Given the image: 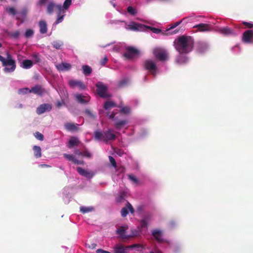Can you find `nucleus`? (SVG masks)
I'll return each instance as SVG.
<instances>
[{
    "label": "nucleus",
    "instance_id": "52",
    "mask_svg": "<svg viewBox=\"0 0 253 253\" xmlns=\"http://www.w3.org/2000/svg\"><path fill=\"white\" fill-rule=\"evenodd\" d=\"M128 178L129 180L132 181L133 183L137 184L139 182V180L138 179L132 174H129L128 175Z\"/></svg>",
    "mask_w": 253,
    "mask_h": 253
},
{
    "label": "nucleus",
    "instance_id": "43",
    "mask_svg": "<svg viewBox=\"0 0 253 253\" xmlns=\"http://www.w3.org/2000/svg\"><path fill=\"white\" fill-rule=\"evenodd\" d=\"M128 81L129 80L127 78H124L118 83L117 86L119 87H124L127 84Z\"/></svg>",
    "mask_w": 253,
    "mask_h": 253
},
{
    "label": "nucleus",
    "instance_id": "27",
    "mask_svg": "<svg viewBox=\"0 0 253 253\" xmlns=\"http://www.w3.org/2000/svg\"><path fill=\"white\" fill-rule=\"evenodd\" d=\"M186 54H180L176 57V62L179 64H183L188 61V57L185 55Z\"/></svg>",
    "mask_w": 253,
    "mask_h": 253
},
{
    "label": "nucleus",
    "instance_id": "36",
    "mask_svg": "<svg viewBox=\"0 0 253 253\" xmlns=\"http://www.w3.org/2000/svg\"><path fill=\"white\" fill-rule=\"evenodd\" d=\"M116 106V104L113 101H107L104 104V108L106 110H109L110 109Z\"/></svg>",
    "mask_w": 253,
    "mask_h": 253
},
{
    "label": "nucleus",
    "instance_id": "64",
    "mask_svg": "<svg viewBox=\"0 0 253 253\" xmlns=\"http://www.w3.org/2000/svg\"><path fill=\"white\" fill-rule=\"evenodd\" d=\"M74 153L78 156H81L82 155V152H81V151H80L78 149H76L75 151H74Z\"/></svg>",
    "mask_w": 253,
    "mask_h": 253
},
{
    "label": "nucleus",
    "instance_id": "3",
    "mask_svg": "<svg viewBox=\"0 0 253 253\" xmlns=\"http://www.w3.org/2000/svg\"><path fill=\"white\" fill-rule=\"evenodd\" d=\"M122 22L125 23V28L127 30L132 31H144L146 29H149L151 31L155 34H159L161 32V30L154 27H150L146 26L143 25L138 24L134 22H131L129 24H127L125 21H121Z\"/></svg>",
    "mask_w": 253,
    "mask_h": 253
},
{
    "label": "nucleus",
    "instance_id": "14",
    "mask_svg": "<svg viewBox=\"0 0 253 253\" xmlns=\"http://www.w3.org/2000/svg\"><path fill=\"white\" fill-rule=\"evenodd\" d=\"M52 108L51 104L49 103H43L37 108L36 113L38 115H42L46 112H50Z\"/></svg>",
    "mask_w": 253,
    "mask_h": 253
},
{
    "label": "nucleus",
    "instance_id": "41",
    "mask_svg": "<svg viewBox=\"0 0 253 253\" xmlns=\"http://www.w3.org/2000/svg\"><path fill=\"white\" fill-rule=\"evenodd\" d=\"M151 233L154 237H161L163 235V230L160 229H153Z\"/></svg>",
    "mask_w": 253,
    "mask_h": 253
},
{
    "label": "nucleus",
    "instance_id": "2",
    "mask_svg": "<svg viewBox=\"0 0 253 253\" xmlns=\"http://www.w3.org/2000/svg\"><path fill=\"white\" fill-rule=\"evenodd\" d=\"M94 137L98 141L103 140L106 143H107L109 141L115 140L116 138V135L113 129L109 128L103 132L99 130L95 131L94 132Z\"/></svg>",
    "mask_w": 253,
    "mask_h": 253
},
{
    "label": "nucleus",
    "instance_id": "46",
    "mask_svg": "<svg viewBox=\"0 0 253 253\" xmlns=\"http://www.w3.org/2000/svg\"><path fill=\"white\" fill-rule=\"evenodd\" d=\"M31 92V89L29 88L28 87H24L22 88H20L18 91V93L19 94H29Z\"/></svg>",
    "mask_w": 253,
    "mask_h": 253
},
{
    "label": "nucleus",
    "instance_id": "17",
    "mask_svg": "<svg viewBox=\"0 0 253 253\" xmlns=\"http://www.w3.org/2000/svg\"><path fill=\"white\" fill-rule=\"evenodd\" d=\"M31 92L39 96H42L47 93V90L41 85H36L31 89Z\"/></svg>",
    "mask_w": 253,
    "mask_h": 253
},
{
    "label": "nucleus",
    "instance_id": "19",
    "mask_svg": "<svg viewBox=\"0 0 253 253\" xmlns=\"http://www.w3.org/2000/svg\"><path fill=\"white\" fill-rule=\"evenodd\" d=\"M77 171L81 175L89 179L91 178L94 175L93 172L88 171L81 167H77Z\"/></svg>",
    "mask_w": 253,
    "mask_h": 253
},
{
    "label": "nucleus",
    "instance_id": "31",
    "mask_svg": "<svg viewBox=\"0 0 253 253\" xmlns=\"http://www.w3.org/2000/svg\"><path fill=\"white\" fill-rule=\"evenodd\" d=\"M126 193L124 191H120L117 196H116V200L118 203H123L126 201Z\"/></svg>",
    "mask_w": 253,
    "mask_h": 253
},
{
    "label": "nucleus",
    "instance_id": "7",
    "mask_svg": "<svg viewBox=\"0 0 253 253\" xmlns=\"http://www.w3.org/2000/svg\"><path fill=\"white\" fill-rule=\"evenodd\" d=\"M108 117L114 122V126L116 129L120 130L121 128H123L125 125L128 123L127 120H120L117 117L115 116L114 113H108L107 114Z\"/></svg>",
    "mask_w": 253,
    "mask_h": 253
},
{
    "label": "nucleus",
    "instance_id": "63",
    "mask_svg": "<svg viewBox=\"0 0 253 253\" xmlns=\"http://www.w3.org/2000/svg\"><path fill=\"white\" fill-rule=\"evenodd\" d=\"M96 253H111L110 252L105 251L103 249H99L96 251Z\"/></svg>",
    "mask_w": 253,
    "mask_h": 253
},
{
    "label": "nucleus",
    "instance_id": "57",
    "mask_svg": "<svg viewBox=\"0 0 253 253\" xmlns=\"http://www.w3.org/2000/svg\"><path fill=\"white\" fill-rule=\"evenodd\" d=\"M177 225V222L174 220H171L169 223V227L171 228L176 227Z\"/></svg>",
    "mask_w": 253,
    "mask_h": 253
},
{
    "label": "nucleus",
    "instance_id": "58",
    "mask_svg": "<svg viewBox=\"0 0 253 253\" xmlns=\"http://www.w3.org/2000/svg\"><path fill=\"white\" fill-rule=\"evenodd\" d=\"M48 0H39L37 3L38 6H41L44 5L47 1Z\"/></svg>",
    "mask_w": 253,
    "mask_h": 253
},
{
    "label": "nucleus",
    "instance_id": "5",
    "mask_svg": "<svg viewBox=\"0 0 253 253\" xmlns=\"http://www.w3.org/2000/svg\"><path fill=\"white\" fill-rule=\"evenodd\" d=\"M130 249H135L137 251H141L142 246L134 244L132 246H125L122 244L116 245L114 248L115 253H127Z\"/></svg>",
    "mask_w": 253,
    "mask_h": 253
},
{
    "label": "nucleus",
    "instance_id": "37",
    "mask_svg": "<svg viewBox=\"0 0 253 253\" xmlns=\"http://www.w3.org/2000/svg\"><path fill=\"white\" fill-rule=\"evenodd\" d=\"M56 5L53 1H50L47 6V12L50 14L52 13L54 7L56 8Z\"/></svg>",
    "mask_w": 253,
    "mask_h": 253
},
{
    "label": "nucleus",
    "instance_id": "47",
    "mask_svg": "<svg viewBox=\"0 0 253 253\" xmlns=\"http://www.w3.org/2000/svg\"><path fill=\"white\" fill-rule=\"evenodd\" d=\"M5 10L7 13L12 16H14L17 14L16 9L13 7H6Z\"/></svg>",
    "mask_w": 253,
    "mask_h": 253
},
{
    "label": "nucleus",
    "instance_id": "16",
    "mask_svg": "<svg viewBox=\"0 0 253 253\" xmlns=\"http://www.w3.org/2000/svg\"><path fill=\"white\" fill-rule=\"evenodd\" d=\"M128 211L131 214H133L134 212V210L128 202H126V206L123 208L121 211V214L122 217H126L128 213Z\"/></svg>",
    "mask_w": 253,
    "mask_h": 253
},
{
    "label": "nucleus",
    "instance_id": "60",
    "mask_svg": "<svg viewBox=\"0 0 253 253\" xmlns=\"http://www.w3.org/2000/svg\"><path fill=\"white\" fill-rule=\"evenodd\" d=\"M243 24L248 27L251 28L253 27V23L250 22H244Z\"/></svg>",
    "mask_w": 253,
    "mask_h": 253
},
{
    "label": "nucleus",
    "instance_id": "12",
    "mask_svg": "<svg viewBox=\"0 0 253 253\" xmlns=\"http://www.w3.org/2000/svg\"><path fill=\"white\" fill-rule=\"evenodd\" d=\"M216 31L225 36H236L238 35L237 32L227 26L218 27Z\"/></svg>",
    "mask_w": 253,
    "mask_h": 253
},
{
    "label": "nucleus",
    "instance_id": "8",
    "mask_svg": "<svg viewBox=\"0 0 253 253\" xmlns=\"http://www.w3.org/2000/svg\"><path fill=\"white\" fill-rule=\"evenodd\" d=\"M139 54V50L132 46H128L126 47V51L123 54V56L129 60H131L137 57Z\"/></svg>",
    "mask_w": 253,
    "mask_h": 253
},
{
    "label": "nucleus",
    "instance_id": "21",
    "mask_svg": "<svg viewBox=\"0 0 253 253\" xmlns=\"http://www.w3.org/2000/svg\"><path fill=\"white\" fill-rule=\"evenodd\" d=\"M71 189L69 187H65L63 189V199L66 204H68L71 197L70 191Z\"/></svg>",
    "mask_w": 253,
    "mask_h": 253
},
{
    "label": "nucleus",
    "instance_id": "56",
    "mask_svg": "<svg viewBox=\"0 0 253 253\" xmlns=\"http://www.w3.org/2000/svg\"><path fill=\"white\" fill-rule=\"evenodd\" d=\"M109 159L110 162L111 163V164H112L113 167L115 168H117V163L116 162L115 159L112 156H109Z\"/></svg>",
    "mask_w": 253,
    "mask_h": 253
},
{
    "label": "nucleus",
    "instance_id": "29",
    "mask_svg": "<svg viewBox=\"0 0 253 253\" xmlns=\"http://www.w3.org/2000/svg\"><path fill=\"white\" fill-rule=\"evenodd\" d=\"M78 124H75L72 123H67L64 125L65 128L69 131L74 132L78 129Z\"/></svg>",
    "mask_w": 253,
    "mask_h": 253
},
{
    "label": "nucleus",
    "instance_id": "4",
    "mask_svg": "<svg viewBox=\"0 0 253 253\" xmlns=\"http://www.w3.org/2000/svg\"><path fill=\"white\" fill-rule=\"evenodd\" d=\"M2 66L4 67L3 71L5 73H11L15 70L16 67L15 60L8 52L6 53V57L2 63Z\"/></svg>",
    "mask_w": 253,
    "mask_h": 253
},
{
    "label": "nucleus",
    "instance_id": "9",
    "mask_svg": "<svg viewBox=\"0 0 253 253\" xmlns=\"http://www.w3.org/2000/svg\"><path fill=\"white\" fill-rule=\"evenodd\" d=\"M95 86L97 88V92L101 97L106 98L110 97L107 93L108 87L103 83L98 82Z\"/></svg>",
    "mask_w": 253,
    "mask_h": 253
},
{
    "label": "nucleus",
    "instance_id": "53",
    "mask_svg": "<svg viewBox=\"0 0 253 253\" xmlns=\"http://www.w3.org/2000/svg\"><path fill=\"white\" fill-rule=\"evenodd\" d=\"M82 156L90 158L91 157V154L87 150H84L82 152Z\"/></svg>",
    "mask_w": 253,
    "mask_h": 253
},
{
    "label": "nucleus",
    "instance_id": "30",
    "mask_svg": "<svg viewBox=\"0 0 253 253\" xmlns=\"http://www.w3.org/2000/svg\"><path fill=\"white\" fill-rule=\"evenodd\" d=\"M72 0H65L63 3V6L60 4H58L56 5V8L57 9L65 10V11L66 12V10L72 4Z\"/></svg>",
    "mask_w": 253,
    "mask_h": 253
},
{
    "label": "nucleus",
    "instance_id": "32",
    "mask_svg": "<svg viewBox=\"0 0 253 253\" xmlns=\"http://www.w3.org/2000/svg\"><path fill=\"white\" fill-rule=\"evenodd\" d=\"M150 218V216L149 215H145L143 219L140 221V226L141 229H146L148 225V220Z\"/></svg>",
    "mask_w": 253,
    "mask_h": 253
},
{
    "label": "nucleus",
    "instance_id": "45",
    "mask_svg": "<svg viewBox=\"0 0 253 253\" xmlns=\"http://www.w3.org/2000/svg\"><path fill=\"white\" fill-rule=\"evenodd\" d=\"M32 58L33 59V62L35 64H37L40 62V54L38 53H34L32 56Z\"/></svg>",
    "mask_w": 253,
    "mask_h": 253
},
{
    "label": "nucleus",
    "instance_id": "24",
    "mask_svg": "<svg viewBox=\"0 0 253 253\" xmlns=\"http://www.w3.org/2000/svg\"><path fill=\"white\" fill-rule=\"evenodd\" d=\"M194 28H197L201 32H208L211 30L212 28L210 25L205 23H201L194 26Z\"/></svg>",
    "mask_w": 253,
    "mask_h": 253
},
{
    "label": "nucleus",
    "instance_id": "50",
    "mask_svg": "<svg viewBox=\"0 0 253 253\" xmlns=\"http://www.w3.org/2000/svg\"><path fill=\"white\" fill-rule=\"evenodd\" d=\"M127 12L131 15H134L137 13V10L136 9L131 6L127 7Z\"/></svg>",
    "mask_w": 253,
    "mask_h": 253
},
{
    "label": "nucleus",
    "instance_id": "11",
    "mask_svg": "<svg viewBox=\"0 0 253 253\" xmlns=\"http://www.w3.org/2000/svg\"><path fill=\"white\" fill-rule=\"evenodd\" d=\"M155 57L160 61H165L168 58L167 52L161 48H156L153 50Z\"/></svg>",
    "mask_w": 253,
    "mask_h": 253
},
{
    "label": "nucleus",
    "instance_id": "28",
    "mask_svg": "<svg viewBox=\"0 0 253 253\" xmlns=\"http://www.w3.org/2000/svg\"><path fill=\"white\" fill-rule=\"evenodd\" d=\"M80 140L79 139L75 136H72L69 140L67 144V146L68 148H72L75 146H77L80 143Z\"/></svg>",
    "mask_w": 253,
    "mask_h": 253
},
{
    "label": "nucleus",
    "instance_id": "39",
    "mask_svg": "<svg viewBox=\"0 0 253 253\" xmlns=\"http://www.w3.org/2000/svg\"><path fill=\"white\" fill-rule=\"evenodd\" d=\"M27 12H28V10H27V8L24 7L18 13V14L22 18V19H21L22 22H23L25 21L26 16H27Z\"/></svg>",
    "mask_w": 253,
    "mask_h": 253
},
{
    "label": "nucleus",
    "instance_id": "15",
    "mask_svg": "<svg viewBox=\"0 0 253 253\" xmlns=\"http://www.w3.org/2000/svg\"><path fill=\"white\" fill-rule=\"evenodd\" d=\"M210 46L208 42L204 41H199L196 44V50L201 53L206 52L209 49Z\"/></svg>",
    "mask_w": 253,
    "mask_h": 253
},
{
    "label": "nucleus",
    "instance_id": "38",
    "mask_svg": "<svg viewBox=\"0 0 253 253\" xmlns=\"http://www.w3.org/2000/svg\"><path fill=\"white\" fill-rule=\"evenodd\" d=\"M54 48L57 49H60L63 45V42L62 41H54L51 42Z\"/></svg>",
    "mask_w": 253,
    "mask_h": 253
},
{
    "label": "nucleus",
    "instance_id": "22",
    "mask_svg": "<svg viewBox=\"0 0 253 253\" xmlns=\"http://www.w3.org/2000/svg\"><path fill=\"white\" fill-rule=\"evenodd\" d=\"M77 101L80 104H87L89 100L90 97L88 96H84L81 94H77L75 95Z\"/></svg>",
    "mask_w": 253,
    "mask_h": 253
},
{
    "label": "nucleus",
    "instance_id": "18",
    "mask_svg": "<svg viewBox=\"0 0 253 253\" xmlns=\"http://www.w3.org/2000/svg\"><path fill=\"white\" fill-rule=\"evenodd\" d=\"M69 85L72 88L78 86L81 90H84L85 85L83 82L75 80H71L69 81Z\"/></svg>",
    "mask_w": 253,
    "mask_h": 253
},
{
    "label": "nucleus",
    "instance_id": "62",
    "mask_svg": "<svg viewBox=\"0 0 253 253\" xmlns=\"http://www.w3.org/2000/svg\"><path fill=\"white\" fill-rule=\"evenodd\" d=\"M74 163L77 165H83L84 164V162L83 161L78 160L75 158V160L74 161Z\"/></svg>",
    "mask_w": 253,
    "mask_h": 253
},
{
    "label": "nucleus",
    "instance_id": "55",
    "mask_svg": "<svg viewBox=\"0 0 253 253\" xmlns=\"http://www.w3.org/2000/svg\"><path fill=\"white\" fill-rule=\"evenodd\" d=\"M35 136L37 139L39 140L42 141L43 140V135L39 132H36L35 133Z\"/></svg>",
    "mask_w": 253,
    "mask_h": 253
},
{
    "label": "nucleus",
    "instance_id": "13",
    "mask_svg": "<svg viewBox=\"0 0 253 253\" xmlns=\"http://www.w3.org/2000/svg\"><path fill=\"white\" fill-rule=\"evenodd\" d=\"M128 229V227L126 225H124L120 227L116 230V233L120 236L119 237H134L135 236H137L138 234V231L135 230L133 232V235H126L125 233L126 230Z\"/></svg>",
    "mask_w": 253,
    "mask_h": 253
},
{
    "label": "nucleus",
    "instance_id": "6",
    "mask_svg": "<svg viewBox=\"0 0 253 253\" xmlns=\"http://www.w3.org/2000/svg\"><path fill=\"white\" fill-rule=\"evenodd\" d=\"M144 68L148 73L155 77L159 72V69L155 63L152 59H147L144 62Z\"/></svg>",
    "mask_w": 253,
    "mask_h": 253
},
{
    "label": "nucleus",
    "instance_id": "51",
    "mask_svg": "<svg viewBox=\"0 0 253 253\" xmlns=\"http://www.w3.org/2000/svg\"><path fill=\"white\" fill-rule=\"evenodd\" d=\"M63 155H64V157L66 159H67L68 161H71L73 163H74V161L75 160L76 157L73 155L64 154Z\"/></svg>",
    "mask_w": 253,
    "mask_h": 253
},
{
    "label": "nucleus",
    "instance_id": "34",
    "mask_svg": "<svg viewBox=\"0 0 253 253\" xmlns=\"http://www.w3.org/2000/svg\"><path fill=\"white\" fill-rule=\"evenodd\" d=\"M34 156L36 158H39L42 156V149L40 146H34L33 147Z\"/></svg>",
    "mask_w": 253,
    "mask_h": 253
},
{
    "label": "nucleus",
    "instance_id": "25",
    "mask_svg": "<svg viewBox=\"0 0 253 253\" xmlns=\"http://www.w3.org/2000/svg\"><path fill=\"white\" fill-rule=\"evenodd\" d=\"M39 31L41 34H45L47 32V25L46 22L43 20H40L38 23Z\"/></svg>",
    "mask_w": 253,
    "mask_h": 253
},
{
    "label": "nucleus",
    "instance_id": "10",
    "mask_svg": "<svg viewBox=\"0 0 253 253\" xmlns=\"http://www.w3.org/2000/svg\"><path fill=\"white\" fill-rule=\"evenodd\" d=\"M242 41L245 44H253V30H248L244 32Z\"/></svg>",
    "mask_w": 253,
    "mask_h": 253
},
{
    "label": "nucleus",
    "instance_id": "35",
    "mask_svg": "<svg viewBox=\"0 0 253 253\" xmlns=\"http://www.w3.org/2000/svg\"><path fill=\"white\" fill-rule=\"evenodd\" d=\"M119 107L120 109V113L122 114L127 115L131 112V108L129 106L120 105Z\"/></svg>",
    "mask_w": 253,
    "mask_h": 253
},
{
    "label": "nucleus",
    "instance_id": "20",
    "mask_svg": "<svg viewBox=\"0 0 253 253\" xmlns=\"http://www.w3.org/2000/svg\"><path fill=\"white\" fill-rule=\"evenodd\" d=\"M195 18V16L194 15H191V16L185 17V18H183L182 20H181L179 21H177L175 23L172 24L171 25L169 29H172L175 28V27H176L177 26L179 25L182 22H184L185 23L190 22L191 21H192L193 20H194Z\"/></svg>",
    "mask_w": 253,
    "mask_h": 253
},
{
    "label": "nucleus",
    "instance_id": "42",
    "mask_svg": "<svg viewBox=\"0 0 253 253\" xmlns=\"http://www.w3.org/2000/svg\"><path fill=\"white\" fill-rule=\"evenodd\" d=\"M93 210L94 208L92 207L81 206L80 207V211L83 214L91 212Z\"/></svg>",
    "mask_w": 253,
    "mask_h": 253
},
{
    "label": "nucleus",
    "instance_id": "59",
    "mask_svg": "<svg viewBox=\"0 0 253 253\" xmlns=\"http://www.w3.org/2000/svg\"><path fill=\"white\" fill-rule=\"evenodd\" d=\"M143 209H144L143 205H139L137 208V211L139 213H141L143 211Z\"/></svg>",
    "mask_w": 253,
    "mask_h": 253
},
{
    "label": "nucleus",
    "instance_id": "44",
    "mask_svg": "<svg viewBox=\"0 0 253 253\" xmlns=\"http://www.w3.org/2000/svg\"><path fill=\"white\" fill-rule=\"evenodd\" d=\"M34 35V31L31 29H27L24 33L25 38L28 39L32 38Z\"/></svg>",
    "mask_w": 253,
    "mask_h": 253
},
{
    "label": "nucleus",
    "instance_id": "48",
    "mask_svg": "<svg viewBox=\"0 0 253 253\" xmlns=\"http://www.w3.org/2000/svg\"><path fill=\"white\" fill-rule=\"evenodd\" d=\"M8 35L14 39H18L20 36V32L18 30L15 31L14 32H11L8 33Z\"/></svg>",
    "mask_w": 253,
    "mask_h": 253
},
{
    "label": "nucleus",
    "instance_id": "61",
    "mask_svg": "<svg viewBox=\"0 0 253 253\" xmlns=\"http://www.w3.org/2000/svg\"><path fill=\"white\" fill-rule=\"evenodd\" d=\"M113 50L114 51L118 52L121 50L120 45L118 44H116L113 46Z\"/></svg>",
    "mask_w": 253,
    "mask_h": 253
},
{
    "label": "nucleus",
    "instance_id": "54",
    "mask_svg": "<svg viewBox=\"0 0 253 253\" xmlns=\"http://www.w3.org/2000/svg\"><path fill=\"white\" fill-rule=\"evenodd\" d=\"M85 113L87 115L89 118L92 119H95L96 118V116L94 115L89 110L86 109L85 110Z\"/></svg>",
    "mask_w": 253,
    "mask_h": 253
},
{
    "label": "nucleus",
    "instance_id": "40",
    "mask_svg": "<svg viewBox=\"0 0 253 253\" xmlns=\"http://www.w3.org/2000/svg\"><path fill=\"white\" fill-rule=\"evenodd\" d=\"M83 72L85 76H89L92 72L91 68L88 65H83L82 66Z\"/></svg>",
    "mask_w": 253,
    "mask_h": 253
},
{
    "label": "nucleus",
    "instance_id": "1",
    "mask_svg": "<svg viewBox=\"0 0 253 253\" xmlns=\"http://www.w3.org/2000/svg\"><path fill=\"white\" fill-rule=\"evenodd\" d=\"M194 40L191 36H181L175 39L173 46L180 54H188L191 52L194 47Z\"/></svg>",
    "mask_w": 253,
    "mask_h": 253
},
{
    "label": "nucleus",
    "instance_id": "49",
    "mask_svg": "<svg viewBox=\"0 0 253 253\" xmlns=\"http://www.w3.org/2000/svg\"><path fill=\"white\" fill-rule=\"evenodd\" d=\"M149 133V131L145 128L141 129L138 133V137L142 138L147 136Z\"/></svg>",
    "mask_w": 253,
    "mask_h": 253
},
{
    "label": "nucleus",
    "instance_id": "33",
    "mask_svg": "<svg viewBox=\"0 0 253 253\" xmlns=\"http://www.w3.org/2000/svg\"><path fill=\"white\" fill-rule=\"evenodd\" d=\"M33 65V62L32 60L29 59L24 60L22 62L21 66L26 69L31 68Z\"/></svg>",
    "mask_w": 253,
    "mask_h": 253
},
{
    "label": "nucleus",
    "instance_id": "23",
    "mask_svg": "<svg viewBox=\"0 0 253 253\" xmlns=\"http://www.w3.org/2000/svg\"><path fill=\"white\" fill-rule=\"evenodd\" d=\"M56 69L59 71H69L71 68V65L68 63L62 62L56 65Z\"/></svg>",
    "mask_w": 253,
    "mask_h": 253
},
{
    "label": "nucleus",
    "instance_id": "26",
    "mask_svg": "<svg viewBox=\"0 0 253 253\" xmlns=\"http://www.w3.org/2000/svg\"><path fill=\"white\" fill-rule=\"evenodd\" d=\"M58 11L57 19L53 24V25L55 26L61 23L63 21L65 16L66 11H65V10L58 9Z\"/></svg>",
    "mask_w": 253,
    "mask_h": 253
}]
</instances>
